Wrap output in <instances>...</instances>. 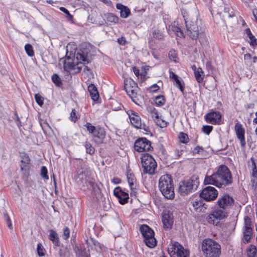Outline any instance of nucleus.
I'll list each match as a JSON object with an SVG mask.
<instances>
[{
  "label": "nucleus",
  "mask_w": 257,
  "mask_h": 257,
  "mask_svg": "<svg viewBox=\"0 0 257 257\" xmlns=\"http://www.w3.org/2000/svg\"><path fill=\"white\" fill-rule=\"evenodd\" d=\"M204 184H211L217 187L226 186L232 183V178L229 169L224 165H220L216 172L205 177Z\"/></svg>",
  "instance_id": "f257e3e1"
},
{
  "label": "nucleus",
  "mask_w": 257,
  "mask_h": 257,
  "mask_svg": "<svg viewBox=\"0 0 257 257\" xmlns=\"http://www.w3.org/2000/svg\"><path fill=\"white\" fill-rule=\"evenodd\" d=\"M75 180L79 188L84 191L88 190H91L92 193H95L99 191V188L94 180L88 176L85 171L79 170Z\"/></svg>",
  "instance_id": "f03ea898"
},
{
  "label": "nucleus",
  "mask_w": 257,
  "mask_h": 257,
  "mask_svg": "<svg viewBox=\"0 0 257 257\" xmlns=\"http://www.w3.org/2000/svg\"><path fill=\"white\" fill-rule=\"evenodd\" d=\"M159 188L162 195L168 199H173L175 197L173 181L171 175L162 176L159 181Z\"/></svg>",
  "instance_id": "7ed1b4c3"
},
{
  "label": "nucleus",
  "mask_w": 257,
  "mask_h": 257,
  "mask_svg": "<svg viewBox=\"0 0 257 257\" xmlns=\"http://www.w3.org/2000/svg\"><path fill=\"white\" fill-rule=\"evenodd\" d=\"M202 250L205 257H219L221 253L219 244L211 239L203 240Z\"/></svg>",
  "instance_id": "20e7f679"
},
{
  "label": "nucleus",
  "mask_w": 257,
  "mask_h": 257,
  "mask_svg": "<svg viewBox=\"0 0 257 257\" xmlns=\"http://www.w3.org/2000/svg\"><path fill=\"white\" fill-rule=\"evenodd\" d=\"M199 182L197 176L193 175L189 179L181 181L178 188V192L181 195H187L196 190Z\"/></svg>",
  "instance_id": "39448f33"
},
{
  "label": "nucleus",
  "mask_w": 257,
  "mask_h": 257,
  "mask_svg": "<svg viewBox=\"0 0 257 257\" xmlns=\"http://www.w3.org/2000/svg\"><path fill=\"white\" fill-rule=\"evenodd\" d=\"M141 164L144 174H154L157 168V163L154 158L149 154H142Z\"/></svg>",
  "instance_id": "423d86ee"
},
{
  "label": "nucleus",
  "mask_w": 257,
  "mask_h": 257,
  "mask_svg": "<svg viewBox=\"0 0 257 257\" xmlns=\"http://www.w3.org/2000/svg\"><path fill=\"white\" fill-rule=\"evenodd\" d=\"M186 27L187 35L193 40H196L199 35V31H202L201 20H198L195 17L189 21L186 22Z\"/></svg>",
  "instance_id": "0eeeda50"
},
{
  "label": "nucleus",
  "mask_w": 257,
  "mask_h": 257,
  "mask_svg": "<svg viewBox=\"0 0 257 257\" xmlns=\"http://www.w3.org/2000/svg\"><path fill=\"white\" fill-rule=\"evenodd\" d=\"M140 230L144 238L146 244L150 248L154 247L157 241L154 237V232L148 225L143 224L140 227Z\"/></svg>",
  "instance_id": "6e6552de"
},
{
  "label": "nucleus",
  "mask_w": 257,
  "mask_h": 257,
  "mask_svg": "<svg viewBox=\"0 0 257 257\" xmlns=\"http://www.w3.org/2000/svg\"><path fill=\"white\" fill-rule=\"evenodd\" d=\"M227 215L228 211L227 210L218 207L207 216V220L209 223L217 225L220 220L226 218Z\"/></svg>",
  "instance_id": "1a4fd4ad"
},
{
  "label": "nucleus",
  "mask_w": 257,
  "mask_h": 257,
  "mask_svg": "<svg viewBox=\"0 0 257 257\" xmlns=\"http://www.w3.org/2000/svg\"><path fill=\"white\" fill-rule=\"evenodd\" d=\"M134 148L139 152L150 151L153 149L151 142L145 138L137 140L134 144Z\"/></svg>",
  "instance_id": "9d476101"
},
{
  "label": "nucleus",
  "mask_w": 257,
  "mask_h": 257,
  "mask_svg": "<svg viewBox=\"0 0 257 257\" xmlns=\"http://www.w3.org/2000/svg\"><path fill=\"white\" fill-rule=\"evenodd\" d=\"M234 200L233 198L228 194H224L220 196L217 201V205L218 207L227 210L233 206Z\"/></svg>",
  "instance_id": "9b49d317"
},
{
  "label": "nucleus",
  "mask_w": 257,
  "mask_h": 257,
  "mask_svg": "<svg viewBox=\"0 0 257 257\" xmlns=\"http://www.w3.org/2000/svg\"><path fill=\"white\" fill-rule=\"evenodd\" d=\"M218 195L216 189L211 186L204 188L200 194V196L207 201H211L215 200Z\"/></svg>",
  "instance_id": "f8f14e48"
},
{
  "label": "nucleus",
  "mask_w": 257,
  "mask_h": 257,
  "mask_svg": "<svg viewBox=\"0 0 257 257\" xmlns=\"http://www.w3.org/2000/svg\"><path fill=\"white\" fill-rule=\"evenodd\" d=\"M234 126V131L237 138L239 140L241 146L242 148H244L246 145V142L245 140V129L243 127L242 125L237 120H236Z\"/></svg>",
  "instance_id": "ddd939ff"
},
{
  "label": "nucleus",
  "mask_w": 257,
  "mask_h": 257,
  "mask_svg": "<svg viewBox=\"0 0 257 257\" xmlns=\"http://www.w3.org/2000/svg\"><path fill=\"white\" fill-rule=\"evenodd\" d=\"M76 58L77 60L82 61V62H83L84 67H83L82 69L84 72H85L88 76L92 74L91 70L88 66L85 65V64H88L90 62V60L87 53L83 51H82L81 52H78L76 54Z\"/></svg>",
  "instance_id": "4468645a"
},
{
  "label": "nucleus",
  "mask_w": 257,
  "mask_h": 257,
  "mask_svg": "<svg viewBox=\"0 0 257 257\" xmlns=\"http://www.w3.org/2000/svg\"><path fill=\"white\" fill-rule=\"evenodd\" d=\"M221 114L217 111H212L207 113L204 118L206 121L212 124H219L221 120Z\"/></svg>",
  "instance_id": "2eb2a0df"
},
{
  "label": "nucleus",
  "mask_w": 257,
  "mask_h": 257,
  "mask_svg": "<svg viewBox=\"0 0 257 257\" xmlns=\"http://www.w3.org/2000/svg\"><path fill=\"white\" fill-rule=\"evenodd\" d=\"M127 114L132 125L137 128H142V122L140 116L132 110H128Z\"/></svg>",
  "instance_id": "dca6fc26"
},
{
  "label": "nucleus",
  "mask_w": 257,
  "mask_h": 257,
  "mask_svg": "<svg viewBox=\"0 0 257 257\" xmlns=\"http://www.w3.org/2000/svg\"><path fill=\"white\" fill-rule=\"evenodd\" d=\"M114 195L118 199L119 202L121 204H124L128 202L129 196L128 193L122 191L120 187H116L113 191Z\"/></svg>",
  "instance_id": "f3484780"
},
{
  "label": "nucleus",
  "mask_w": 257,
  "mask_h": 257,
  "mask_svg": "<svg viewBox=\"0 0 257 257\" xmlns=\"http://www.w3.org/2000/svg\"><path fill=\"white\" fill-rule=\"evenodd\" d=\"M74 249L76 257H90L89 249H86L84 245H75Z\"/></svg>",
  "instance_id": "a211bd4d"
},
{
  "label": "nucleus",
  "mask_w": 257,
  "mask_h": 257,
  "mask_svg": "<svg viewBox=\"0 0 257 257\" xmlns=\"http://www.w3.org/2000/svg\"><path fill=\"white\" fill-rule=\"evenodd\" d=\"M21 157V170L22 171H26L29 169V165L30 164V159L29 156L25 152L20 153Z\"/></svg>",
  "instance_id": "6ab92c4d"
},
{
  "label": "nucleus",
  "mask_w": 257,
  "mask_h": 257,
  "mask_svg": "<svg viewBox=\"0 0 257 257\" xmlns=\"http://www.w3.org/2000/svg\"><path fill=\"white\" fill-rule=\"evenodd\" d=\"M162 222L163 226L166 229H169L172 227L173 223L172 214L165 213L162 215Z\"/></svg>",
  "instance_id": "aec40b11"
},
{
  "label": "nucleus",
  "mask_w": 257,
  "mask_h": 257,
  "mask_svg": "<svg viewBox=\"0 0 257 257\" xmlns=\"http://www.w3.org/2000/svg\"><path fill=\"white\" fill-rule=\"evenodd\" d=\"M93 136L96 143L102 144L105 137V132L102 128H98L93 134Z\"/></svg>",
  "instance_id": "412c9836"
},
{
  "label": "nucleus",
  "mask_w": 257,
  "mask_h": 257,
  "mask_svg": "<svg viewBox=\"0 0 257 257\" xmlns=\"http://www.w3.org/2000/svg\"><path fill=\"white\" fill-rule=\"evenodd\" d=\"M164 35L163 33L159 30H154L152 34H150V36L148 40V42L150 45L153 46L154 44L153 41V38H155L158 40H162L164 38Z\"/></svg>",
  "instance_id": "4be33fe9"
},
{
  "label": "nucleus",
  "mask_w": 257,
  "mask_h": 257,
  "mask_svg": "<svg viewBox=\"0 0 257 257\" xmlns=\"http://www.w3.org/2000/svg\"><path fill=\"white\" fill-rule=\"evenodd\" d=\"M194 209L196 212H205L207 209V205L203 203V201L199 199L192 202Z\"/></svg>",
  "instance_id": "5701e85b"
},
{
  "label": "nucleus",
  "mask_w": 257,
  "mask_h": 257,
  "mask_svg": "<svg viewBox=\"0 0 257 257\" xmlns=\"http://www.w3.org/2000/svg\"><path fill=\"white\" fill-rule=\"evenodd\" d=\"M116 8L120 10V16L122 18H126L131 14V11L128 8L121 4H117Z\"/></svg>",
  "instance_id": "b1692460"
},
{
  "label": "nucleus",
  "mask_w": 257,
  "mask_h": 257,
  "mask_svg": "<svg viewBox=\"0 0 257 257\" xmlns=\"http://www.w3.org/2000/svg\"><path fill=\"white\" fill-rule=\"evenodd\" d=\"M88 90L91 98L93 101H96L99 98V93L97 88L93 84H90L88 87Z\"/></svg>",
  "instance_id": "393cba45"
},
{
  "label": "nucleus",
  "mask_w": 257,
  "mask_h": 257,
  "mask_svg": "<svg viewBox=\"0 0 257 257\" xmlns=\"http://www.w3.org/2000/svg\"><path fill=\"white\" fill-rule=\"evenodd\" d=\"M49 232V239L52 241L54 245L59 246L60 241L58 234L53 229L50 230Z\"/></svg>",
  "instance_id": "a878e982"
},
{
  "label": "nucleus",
  "mask_w": 257,
  "mask_h": 257,
  "mask_svg": "<svg viewBox=\"0 0 257 257\" xmlns=\"http://www.w3.org/2000/svg\"><path fill=\"white\" fill-rule=\"evenodd\" d=\"M251 166L252 169V176L253 178L251 179V182H252V185H256L257 184V169L256 164L255 163V161L253 158H251Z\"/></svg>",
  "instance_id": "bb28decb"
},
{
  "label": "nucleus",
  "mask_w": 257,
  "mask_h": 257,
  "mask_svg": "<svg viewBox=\"0 0 257 257\" xmlns=\"http://www.w3.org/2000/svg\"><path fill=\"white\" fill-rule=\"evenodd\" d=\"M139 89H130V88H127V89H125L126 92L128 94V95L130 97L132 100L136 104H138V101L139 100V98L138 97V90Z\"/></svg>",
  "instance_id": "cd10ccee"
},
{
  "label": "nucleus",
  "mask_w": 257,
  "mask_h": 257,
  "mask_svg": "<svg viewBox=\"0 0 257 257\" xmlns=\"http://www.w3.org/2000/svg\"><path fill=\"white\" fill-rule=\"evenodd\" d=\"M252 229V228H244L243 230V242L246 244L250 241Z\"/></svg>",
  "instance_id": "c85d7f7f"
},
{
  "label": "nucleus",
  "mask_w": 257,
  "mask_h": 257,
  "mask_svg": "<svg viewBox=\"0 0 257 257\" xmlns=\"http://www.w3.org/2000/svg\"><path fill=\"white\" fill-rule=\"evenodd\" d=\"M124 87L125 89L130 88V89H139L137 84L132 79H126L124 80Z\"/></svg>",
  "instance_id": "c756f323"
},
{
  "label": "nucleus",
  "mask_w": 257,
  "mask_h": 257,
  "mask_svg": "<svg viewBox=\"0 0 257 257\" xmlns=\"http://www.w3.org/2000/svg\"><path fill=\"white\" fill-rule=\"evenodd\" d=\"M193 67H194V75L196 81L198 83H201L203 80V76L201 75L203 73L202 69L200 67L196 69L195 65H193Z\"/></svg>",
  "instance_id": "7c9ffc66"
},
{
  "label": "nucleus",
  "mask_w": 257,
  "mask_h": 257,
  "mask_svg": "<svg viewBox=\"0 0 257 257\" xmlns=\"http://www.w3.org/2000/svg\"><path fill=\"white\" fill-rule=\"evenodd\" d=\"M73 66V69H72V71L70 73L72 74H77L80 72L83 67H84V64L82 61L77 60L76 64H74Z\"/></svg>",
  "instance_id": "2f4dec72"
},
{
  "label": "nucleus",
  "mask_w": 257,
  "mask_h": 257,
  "mask_svg": "<svg viewBox=\"0 0 257 257\" xmlns=\"http://www.w3.org/2000/svg\"><path fill=\"white\" fill-rule=\"evenodd\" d=\"M127 179L131 189L133 190L135 189L136 185L135 183L136 182V179L134 175L131 173L127 172Z\"/></svg>",
  "instance_id": "473e14b6"
},
{
  "label": "nucleus",
  "mask_w": 257,
  "mask_h": 257,
  "mask_svg": "<svg viewBox=\"0 0 257 257\" xmlns=\"http://www.w3.org/2000/svg\"><path fill=\"white\" fill-rule=\"evenodd\" d=\"M247 257H255L257 249L255 245L250 244L246 249Z\"/></svg>",
  "instance_id": "72a5a7b5"
},
{
  "label": "nucleus",
  "mask_w": 257,
  "mask_h": 257,
  "mask_svg": "<svg viewBox=\"0 0 257 257\" xmlns=\"http://www.w3.org/2000/svg\"><path fill=\"white\" fill-rule=\"evenodd\" d=\"M181 247V244L177 242H175L174 244H171L168 247V252L170 254H177L179 248Z\"/></svg>",
  "instance_id": "f704fd0d"
},
{
  "label": "nucleus",
  "mask_w": 257,
  "mask_h": 257,
  "mask_svg": "<svg viewBox=\"0 0 257 257\" xmlns=\"http://www.w3.org/2000/svg\"><path fill=\"white\" fill-rule=\"evenodd\" d=\"M245 31L250 41V45L252 46L256 45L257 44L256 39H255L253 35L252 34L250 29L249 28H247L245 30Z\"/></svg>",
  "instance_id": "c9c22d12"
},
{
  "label": "nucleus",
  "mask_w": 257,
  "mask_h": 257,
  "mask_svg": "<svg viewBox=\"0 0 257 257\" xmlns=\"http://www.w3.org/2000/svg\"><path fill=\"white\" fill-rule=\"evenodd\" d=\"M179 250L177 252V257H189V250L185 249L181 245V247L179 248Z\"/></svg>",
  "instance_id": "e433bc0d"
},
{
  "label": "nucleus",
  "mask_w": 257,
  "mask_h": 257,
  "mask_svg": "<svg viewBox=\"0 0 257 257\" xmlns=\"http://www.w3.org/2000/svg\"><path fill=\"white\" fill-rule=\"evenodd\" d=\"M58 253L60 257H67L69 254V251L67 247L62 246L59 248Z\"/></svg>",
  "instance_id": "4c0bfd02"
},
{
  "label": "nucleus",
  "mask_w": 257,
  "mask_h": 257,
  "mask_svg": "<svg viewBox=\"0 0 257 257\" xmlns=\"http://www.w3.org/2000/svg\"><path fill=\"white\" fill-rule=\"evenodd\" d=\"M84 147L87 153L90 155H92L94 153L95 149L90 143L85 142L84 143Z\"/></svg>",
  "instance_id": "58836bf2"
},
{
  "label": "nucleus",
  "mask_w": 257,
  "mask_h": 257,
  "mask_svg": "<svg viewBox=\"0 0 257 257\" xmlns=\"http://www.w3.org/2000/svg\"><path fill=\"white\" fill-rule=\"evenodd\" d=\"M106 20L108 22L117 23L118 21V18L112 13H108L106 15Z\"/></svg>",
  "instance_id": "ea45409f"
},
{
  "label": "nucleus",
  "mask_w": 257,
  "mask_h": 257,
  "mask_svg": "<svg viewBox=\"0 0 257 257\" xmlns=\"http://www.w3.org/2000/svg\"><path fill=\"white\" fill-rule=\"evenodd\" d=\"M74 64V63L69 61L67 62L66 60H64L63 65L64 70L70 73L72 71V69H73Z\"/></svg>",
  "instance_id": "a19ab883"
},
{
  "label": "nucleus",
  "mask_w": 257,
  "mask_h": 257,
  "mask_svg": "<svg viewBox=\"0 0 257 257\" xmlns=\"http://www.w3.org/2000/svg\"><path fill=\"white\" fill-rule=\"evenodd\" d=\"M155 102L158 106H162L165 104V99L163 95H159L156 97Z\"/></svg>",
  "instance_id": "79ce46f5"
},
{
  "label": "nucleus",
  "mask_w": 257,
  "mask_h": 257,
  "mask_svg": "<svg viewBox=\"0 0 257 257\" xmlns=\"http://www.w3.org/2000/svg\"><path fill=\"white\" fill-rule=\"evenodd\" d=\"M37 250L39 256H43L45 255L46 250L41 243H39L37 244Z\"/></svg>",
  "instance_id": "37998d69"
},
{
  "label": "nucleus",
  "mask_w": 257,
  "mask_h": 257,
  "mask_svg": "<svg viewBox=\"0 0 257 257\" xmlns=\"http://www.w3.org/2000/svg\"><path fill=\"white\" fill-rule=\"evenodd\" d=\"M25 49L27 54L30 57L34 55V52L32 46L29 44H27L25 46Z\"/></svg>",
  "instance_id": "c03bdc74"
},
{
  "label": "nucleus",
  "mask_w": 257,
  "mask_h": 257,
  "mask_svg": "<svg viewBox=\"0 0 257 257\" xmlns=\"http://www.w3.org/2000/svg\"><path fill=\"white\" fill-rule=\"evenodd\" d=\"M168 57L171 61L175 62H177V53L174 50H171L169 52Z\"/></svg>",
  "instance_id": "a18cd8bd"
},
{
  "label": "nucleus",
  "mask_w": 257,
  "mask_h": 257,
  "mask_svg": "<svg viewBox=\"0 0 257 257\" xmlns=\"http://www.w3.org/2000/svg\"><path fill=\"white\" fill-rule=\"evenodd\" d=\"M174 81H175L177 87H178L180 89V90L183 92L184 90V83L182 79H179V78H178L177 79L175 80Z\"/></svg>",
  "instance_id": "49530a36"
},
{
  "label": "nucleus",
  "mask_w": 257,
  "mask_h": 257,
  "mask_svg": "<svg viewBox=\"0 0 257 257\" xmlns=\"http://www.w3.org/2000/svg\"><path fill=\"white\" fill-rule=\"evenodd\" d=\"M52 80L53 82L56 84V85L58 86H59L62 84V82L60 78L56 74H54L52 75Z\"/></svg>",
  "instance_id": "de8ad7c7"
},
{
  "label": "nucleus",
  "mask_w": 257,
  "mask_h": 257,
  "mask_svg": "<svg viewBox=\"0 0 257 257\" xmlns=\"http://www.w3.org/2000/svg\"><path fill=\"white\" fill-rule=\"evenodd\" d=\"M60 10L66 14V17L69 21H73V16L70 14V13L68 11V10H67L64 7H60Z\"/></svg>",
  "instance_id": "09e8293b"
},
{
  "label": "nucleus",
  "mask_w": 257,
  "mask_h": 257,
  "mask_svg": "<svg viewBox=\"0 0 257 257\" xmlns=\"http://www.w3.org/2000/svg\"><path fill=\"white\" fill-rule=\"evenodd\" d=\"M40 123L44 132L48 131L49 130L51 129L49 124L46 121L41 120Z\"/></svg>",
  "instance_id": "8fccbe9b"
},
{
  "label": "nucleus",
  "mask_w": 257,
  "mask_h": 257,
  "mask_svg": "<svg viewBox=\"0 0 257 257\" xmlns=\"http://www.w3.org/2000/svg\"><path fill=\"white\" fill-rule=\"evenodd\" d=\"M205 151L204 150L202 147L197 146L193 150V153L194 154H199L203 155Z\"/></svg>",
  "instance_id": "3c124183"
},
{
  "label": "nucleus",
  "mask_w": 257,
  "mask_h": 257,
  "mask_svg": "<svg viewBox=\"0 0 257 257\" xmlns=\"http://www.w3.org/2000/svg\"><path fill=\"white\" fill-rule=\"evenodd\" d=\"M251 224L250 218L248 216H245L244 218V228H251Z\"/></svg>",
  "instance_id": "603ef678"
},
{
  "label": "nucleus",
  "mask_w": 257,
  "mask_h": 257,
  "mask_svg": "<svg viewBox=\"0 0 257 257\" xmlns=\"http://www.w3.org/2000/svg\"><path fill=\"white\" fill-rule=\"evenodd\" d=\"M179 138L180 141L183 143H186L189 140L188 135L184 133H180Z\"/></svg>",
  "instance_id": "864d4df0"
},
{
  "label": "nucleus",
  "mask_w": 257,
  "mask_h": 257,
  "mask_svg": "<svg viewBox=\"0 0 257 257\" xmlns=\"http://www.w3.org/2000/svg\"><path fill=\"white\" fill-rule=\"evenodd\" d=\"M48 171L46 167L43 166L41 169V175L42 178L44 179L48 180L49 179V176L47 175Z\"/></svg>",
  "instance_id": "5fc2aeb1"
},
{
  "label": "nucleus",
  "mask_w": 257,
  "mask_h": 257,
  "mask_svg": "<svg viewBox=\"0 0 257 257\" xmlns=\"http://www.w3.org/2000/svg\"><path fill=\"white\" fill-rule=\"evenodd\" d=\"M87 128V131L91 134H93L97 129L92 125L90 123L87 122L85 125Z\"/></svg>",
  "instance_id": "6e6d98bb"
},
{
  "label": "nucleus",
  "mask_w": 257,
  "mask_h": 257,
  "mask_svg": "<svg viewBox=\"0 0 257 257\" xmlns=\"http://www.w3.org/2000/svg\"><path fill=\"white\" fill-rule=\"evenodd\" d=\"M35 98L36 100V102L38 103V105L40 106H42L43 105V98L39 94H36L35 95Z\"/></svg>",
  "instance_id": "4d7b16f0"
},
{
  "label": "nucleus",
  "mask_w": 257,
  "mask_h": 257,
  "mask_svg": "<svg viewBox=\"0 0 257 257\" xmlns=\"http://www.w3.org/2000/svg\"><path fill=\"white\" fill-rule=\"evenodd\" d=\"M4 218L6 221L7 226L10 229H12V223L11 219L7 212L4 213Z\"/></svg>",
  "instance_id": "13d9d810"
},
{
  "label": "nucleus",
  "mask_w": 257,
  "mask_h": 257,
  "mask_svg": "<svg viewBox=\"0 0 257 257\" xmlns=\"http://www.w3.org/2000/svg\"><path fill=\"white\" fill-rule=\"evenodd\" d=\"M172 30L174 31L176 34V35L178 37H183V33L182 32L181 29L178 27H172Z\"/></svg>",
  "instance_id": "bf43d9fd"
},
{
  "label": "nucleus",
  "mask_w": 257,
  "mask_h": 257,
  "mask_svg": "<svg viewBox=\"0 0 257 257\" xmlns=\"http://www.w3.org/2000/svg\"><path fill=\"white\" fill-rule=\"evenodd\" d=\"M157 124L161 127H166L167 125V122L159 117V119H156Z\"/></svg>",
  "instance_id": "052dcab7"
},
{
  "label": "nucleus",
  "mask_w": 257,
  "mask_h": 257,
  "mask_svg": "<svg viewBox=\"0 0 257 257\" xmlns=\"http://www.w3.org/2000/svg\"><path fill=\"white\" fill-rule=\"evenodd\" d=\"M213 129V127L210 125H204L202 127V131L206 134L209 135Z\"/></svg>",
  "instance_id": "680f3d73"
},
{
  "label": "nucleus",
  "mask_w": 257,
  "mask_h": 257,
  "mask_svg": "<svg viewBox=\"0 0 257 257\" xmlns=\"http://www.w3.org/2000/svg\"><path fill=\"white\" fill-rule=\"evenodd\" d=\"M70 119L71 121H74V122H75L77 119H78V117L76 115V110H75V109H73L71 111V112L70 113Z\"/></svg>",
  "instance_id": "e2e57ef3"
},
{
  "label": "nucleus",
  "mask_w": 257,
  "mask_h": 257,
  "mask_svg": "<svg viewBox=\"0 0 257 257\" xmlns=\"http://www.w3.org/2000/svg\"><path fill=\"white\" fill-rule=\"evenodd\" d=\"M96 19L97 20L95 21V23L98 25H102L105 23V20L102 18L101 15L97 16Z\"/></svg>",
  "instance_id": "0e129e2a"
},
{
  "label": "nucleus",
  "mask_w": 257,
  "mask_h": 257,
  "mask_svg": "<svg viewBox=\"0 0 257 257\" xmlns=\"http://www.w3.org/2000/svg\"><path fill=\"white\" fill-rule=\"evenodd\" d=\"M181 12L182 15L183 16V18L184 19V21H185V23H186V21H189L190 20L188 18V14L187 12L185 10L182 9L181 10Z\"/></svg>",
  "instance_id": "69168bd1"
},
{
  "label": "nucleus",
  "mask_w": 257,
  "mask_h": 257,
  "mask_svg": "<svg viewBox=\"0 0 257 257\" xmlns=\"http://www.w3.org/2000/svg\"><path fill=\"white\" fill-rule=\"evenodd\" d=\"M63 236H64L63 238L65 239H67L69 237L70 230H69V229L68 228V227H66L64 229Z\"/></svg>",
  "instance_id": "338daca9"
},
{
  "label": "nucleus",
  "mask_w": 257,
  "mask_h": 257,
  "mask_svg": "<svg viewBox=\"0 0 257 257\" xmlns=\"http://www.w3.org/2000/svg\"><path fill=\"white\" fill-rule=\"evenodd\" d=\"M118 43L121 45H125L126 43L125 39L123 37L118 38L117 40Z\"/></svg>",
  "instance_id": "774afa93"
}]
</instances>
